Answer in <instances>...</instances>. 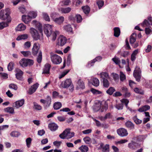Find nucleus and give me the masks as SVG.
<instances>
[{
  "mask_svg": "<svg viewBox=\"0 0 152 152\" xmlns=\"http://www.w3.org/2000/svg\"><path fill=\"white\" fill-rule=\"evenodd\" d=\"M44 33L48 37L51 36L52 37V40L55 41L56 38V36L58 34L59 32L57 31H52V26L49 24H47L45 25L44 27Z\"/></svg>",
  "mask_w": 152,
  "mask_h": 152,
  "instance_id": "1",
  "label": "nucleus"
},
{
  "mask_svg": "<svg viewBox=\"0 0 152 152\" xmlns=\"http://www.w3.org/2000/svg\"><path fill=\"white\" fill-rule=\"evenodd\" d=\"M10 9L7 8L5 10H2L0 11V19L2 20H7L8 23L10 22L11 19L10 16Z\"/></svg>",
  "mask_w": 152,
  "mask_h": 152,
  "instance_id": "2",
  "label": "nucleus"
},
{
  "mask_svg": "<svg viewBox=\"0 0 152 152\" xmlns=\"http://www.w3.org/2000/svg\"><path fill=\"white\" fill-rule=\"evenodd\" d=\"M108 108V104L106 102H105L103 104H95L93 107V109L95 112L99 111L102 112L104 110H106Z\"/></svg>",
  "mask_w": 152,
  "mask_h": 152,
  "instance_id": "3",
  "label": "nucleus"
},
{
  "mask_svg": "<svg viewBox=\"0 0 152 152\" xmlns=\"http://www.w3.org/2000/svg\"><path fill=\"white\" fill-rule=\"evenodd\" d=\"M60 87L64 88H67L70 87L69 90L72 92L74 90V87L70 79H67L61 82Z\"/></svg>",
  "mask_w": 152,
  "mask_h": 152,
  "instance_id": "4",
  "label": "nucleus"
},
{
  "mask_svg": "<svg viewBox=\"0 0 152 152\" xmlns=\"http://www.w3.org/2000/svg\"><path fill=\"white\" fill-rule=\"evenodd\" d=\"M74 132H70V129H68L64 131L61 134L59 135V137L62 139H64L65 138L70 139L73 137L74 136Z\"/></svg>",
  "mask_w": 152,
  "mask_h": 152,
  "instance_id": "5",
  "label": "nucleus"
},
{
  "mask_svg": "<svg viewBox=\"0 0 152 152\" xmlns=\"http://www.w3.org/2000/svg\"><path fill=\"white\" fill-rule=\"evenodd\" d=\"M141 71L140 68L138 66H136L134 72L133 76L136 80L138 82H139L140 80L141 77Z\"/></svg>",
  "mask_w": 152,
  "mask_h": 152,
  "instance_id": "6",
  "label": "nucleus"
},
{
  "mask_svg": "<svg viewBox=\"0 0 152 152\" xmlns=\"http://www.w3.org/2000/svg\"><path fill=\"white\" fill-rule=\"evenodd\" d=\"M50 58L52 62L55 64H59L62 61V58H61L56 54L51 55Z\"/></svg>",
  "mask_w": 152,
  "mask_h": 152,
  "instance_id": "7",
  "label": "nucleus"
},
{
  "mask_svg": "<svg viewBox=\"0 0 152 152\" xmlns=\"http://www.w3.org/2000/svg\"><path fill=\"white\" fill-rule=\"evenodd\" d=\"M30 32L32 37L35 40H37L39 39V33L35 28L32 27L30 28Z\"/></svg>",
  "mask_w": 152,
  "mask_h": 152,
  "instance_id": "8",
  "label": "nucleus"
},
{
  "mask_svg": "<svg viewBox=\"0 0 152 152\" xmlns=\"http://www.w3.org/2000/svg\"><path fill=\"white\" fill-rule=\"evenodd\" d=\"M56 14L55 13H52L50 15V17L52 18L53 20L56 23L58 24H60L62 23L64 20V18L61 16L59 18H55L54 16Z\"/></svg>",
  "mask_w": 152,
  "mask_h": 152,
  "instance_id": "9",
  "label": "nucleus"
},
{
  "mask_svg": "<svg viewBox=\"0 0 152 152\" xmlns=\"http://www.w3.org/2000/svg\"><path fill=\"white\" fill-rule=\"evenodd\" d=\"M39 44L38 43H35L33 45L32 49V53L34 56H36L39 52Z\"/></svg>",
  "mask_w": 152,
  "mask_h": 152,
  "instance_id": "10",
  "label": "nucleus"
},
{
  "mask_svg": "<svg viewBox=\"0 0 152 152\" xmlns=\"http://www.w3.org/2000/svg\"><path fill=\"white\" fill-rule=\"evenodd\" d=\"M117 132L119 135L121 137L127 136L128 134L127 131L125 129L122 128L118 129Z\"/></svg>",
  "mask_w": 152,
  "mask_h": 152,
  "instance_id": "11",
  "label": "nucleus"
},
{
  "mask_svg": "<svg viewBox=\"0 0 152 152\" xmlns=\"http://www.w3.org/2000/svg\"><path fill=\"white\" fill-rule=\"evenodd\" d=\"M39 85V84L38 83H36L32 86L29 88L28 93L30 95L32 94L36 91Z\"/></svg>",
  "mask_w": 152,
  "mask_h": 152,
  "instance_id": "12",
  "label": "nucleus"
},
{
  "mask_svg": "<svg viewBox=\"0 0 152 152\" xmlns=\"http://www.w3.org/2000/svg\"><path fill=\"white\" fill-rule=\"evenodd\" d=\"M128 147L133 149H135L140 147V144L135 142H132L128 144Z\"/></svg>",
  "mask_w": 152,
  "mask_h": 152,
  "instance_id": "13",
  "label": "nucleus"
},
{
  "mask_svg": "<svg viewBox=\"0 0 152 152\" xmlns=\"http://www.w3.org/2000/svg\"><path fill=\"white\" fill-rule=\"evenodd\" d=\"M15 71L16 72L15 75L16 78L18 80H21L23 74V71L20 69L18 68L16 69Z\"/></svg>",
  "mask_w": 152,
  "mask_h": 152,
  "instance_id": "14",
  "label": "nucleus"
},
{
  "mask_svg": "<svg viewBox=\"0 0 152 152\" xmlns=\"http://www.w3.org/2000/svg\"><path fill=\"white\" fill-rule=\"evenodd\" d=\"M24 102L23 99L16 101L14 104V106L16 108H18L21 107L24 104Z\"/></svg>",
  "mask_w": 152,
  "mask_h": 152,
  "instance_id": "15",
  "label": "nucleus"
},
{
  "mask_svg": "<svg viewBox=\"0 0 152 152\" xmlns=\"http://www.w3.org/2000/svg\"><path fill=\"white\" fill-rule=\"evenodd\" d=\"M71 10L70 7H61L59 9V11L63 14H68Z\"/></svg>",
  "mask_w": 152,
  "mask_h": 152,
  "instance_id": "16",
  "label": "nucleus"
},
{
  "mask_svg": "<svg viewBox=\"0 0 152 152\" xmlns=\"http://www.w3.org/2000/svg\"><path fill=\"white\" fill-rule=\"evenodd\" d=\"M50 68V65L49 64H46L44 66L42 73L49 74Z\"/></svg>",
  "mask_w": 152,
  "mask_h": 152,
  "instance_id": "17",
  "label": "nucleus"
},
{
  "mask_svg": "<svg viewBox=\"0 0 152 152\" xmlns=\"http://www.w3.org/2000/svg\"><path fill=\"white\" fill-rule=\"evenodd\" d=\"M22 18L23 21L26 24L28 23L31 20V18L29 15H23L22 16Z\"/></svg>",
  "mask_w": 152,
  "mask_h": 152,
  "instance_id": "18",
  "label": "nucleus"
},
{
  "mask_svg": "<svg viewBox=\"0 0 152 152\" xmlns=\"http://www.w3.org/2000/svg\"><path fill=\"white\" fill-rule=\"evenodd\" d=\"M19 63L20 65L23 67L27 66V59L22 58L20 60Z\"/></svg>",
  "mask_w": 152,
  "mask_h": 152,
  "instance_id": "19",
  "label": "nucleus"
},
{
  "mask_svg": "<svg viewBox=\"0 0 152 152\" xmlns=\"http://www.w3.org/2000/svg\"><path fill=\"white\" fill-rule=\"evenodd\" d=\"M48 127L51 131H55L58 129V126L56 124L52 123L49 124Z\"/></svg>",
  "mask_w": 152,
  "mask_h": 152,
  "instance_id": "20",
  "label": "nucleus"
},
{
  "mask_svg": "<svg viewBox=\"0 0 152 152\" xmlns=\"http://www.w3.org/2000/svg\"><path fill=\"white\" fill-rule=\"evenodd\" d=\"M26 29V26L23 23L19 24L15 28L16 31H19L24 30Z\"/></svg>",
  "mask_w": 152,
  "mask_h": 152,
  "instance_id": "21",
  "label": "nucleus"
},
{
  "mask_svg": "<svg viewBox=\"0 0 152 152\" xmlns=\"http://www.w3.org/2000/svg\"><path fill=\"white\" fill-rule=\"evenodd\" d=\"M137 34L133 33L130 36L129 42L131 44H133L136 41Z\"/></svg>",
  "mask_w": 152,
  "mask_h": 152,
  "instance_id": "22",
  "label": "nucleus"
},
{
  "mask_svg": "<svg viewBox=\"0 0 152 152\" xmlns=\"http://www.w3.org/2000/svg\"><path fill=\"white\" fill-rule=\"evenodd\" d=\"M114 36L116 37H118L120 34V29L118 27H115L113 28Z\"/></svg>",
  "mask_w": 152,
  "mask_h": 152,
  "instance_id": "23",
  "label": "nucleus"
},
{
  "mask_svg": "<svg viewBox=\"0 0 152 152\" xmlns=\"http://www.w3.org/2000/svg\"><path fill=\"white\" fill-rule=\"evenodd\" d=\"M70 2V0H65L60 1L59 4L61 6L64 7L69 5Z\"/></svg>",
  "mask_w": 152,
  "mask_h": 152,
  "instance_id": "24",
  "label": "nucleus"
},
{
  "mask_svg": "<svg viewBox=\"0 0 152 152\" xmlns=\"http://www.w3.org/2000/svg\"><path fill=\"white\" fill-rule=\"evenodd\" d=\"M4 111L7 113L10 114L14 113V109L13 108L11 107H8L4 109Z\"/></svg>",
  "mask_w": 152,
  "mask_h": 152,
  "instance_id": "25",
  "label": "nucleus"
},
{
  "mask_svg": "<svg viewBox=\"0 0 152 152\" xmlns=\"http://www.w3.org/2000/svg\"><path fill=\"white\" fill-rule=\"evenodd\" d=\"M126 126L130 129H133L134 128V124L131 121H128L125 123Z\"/></svg>",
  "mask_w": 152,
  "mask_h": 152,
  "instance_id": "26",
  "label": "nucleus"
},
{
  "mask_svg": "<svg viewBox=\"0 0 152 152\" xmlns=\"http://www.w3.org/2000/svg\"><path fill=\"white\" fill-rule=\"evenodd\" d=\"M61 46H63L66 42V39L64 36H61L59 38Z\"/></svg>",
  "mask_w": 152,
  "mask_h": 152,
  "instance_id": "27",
  "label": "nucleus"
},
{
  "mask_svg": "<svg viewBox=\"0 0 152 152\" xmlns=\"http://www.w3.org/2000/svg\"><path fill=\"white\" fill-rule=\"evenodd\" d=\"M33 108L34 109L36 110H40L42 109V106L38 104L37 103L34 102L33 103Z\"/></svg>",
  "mask_w": 152,
  "mask_h": 152,
  "instance_id": "28",
  "label": "nucleus"
},
{
  "mask_svg": "<svg viewBox=\"0 0 152 152\" xmlns=\"http://www.w3.org/2000/svg\"><path fill=\"white\" fill-rule=\"evenodd\" d=\"M28 37V35L27 34H24L19 35L16 39V40L18 41L22 39H27Z\"/></svg>",
  "mask_w": 152,
  "mask_h": 152,
  "instance_id": "29",
  "label": "nucleus"
},
{
  "mask_svg": "<svg viewBox=\"0 0 152 152\" xmlns=\"http://www.w3.org/2000/svg\"><path fill=\"white\" fill-rule=\"evenodd\" d=\"M102 83L103 87L105 88H107L110 86V82L106 79H104L102 80Z\"/></svg>",
  "mask_w": 152,
  "mask_h": 152,
  "instance_id": "30",
  "label": "nucleus"
},
{
  "mask_svg": "<svg viewBox=\"0 0 152 152\" xmlns=\"http://www.w3.org/2000/svg\"><path fill=\"white\" fill-rule=\"evenodd\" d=\"M150 106L148 105H146L142 107L139 109L138 111L140 112H142L146 111L150 109Z\"/></svg>",
  "mask_w": 152,
  "mask_h": 152,
  "instance_id": "31",
  "label": "nucleus"
},
{
  "mask_svg": "<svg viewBox=\"0 0 152 152\" xmlns=\"http://www.w3.org/2000/svg\"><path fill=\"white\" fill-rule=\"evenodd\" d=\"M100 77L102 78V80L104 79H108L109 78L108 75L107 73L105 72H102L100 73Z\"/></svg>",
  "mask_w": 152,
  "mask_h": 152,
  "instance_id": "32",
  "label": "nucleus"
},
{
  "mask_svg": "<svg viewBox=\"0 0 152 152\" xmlns=\"http://www.w3.org/2000/svg\"><path fill=\"white\" fill-rule=\"evenodd\" d=\"M77 84L80 88L83 89L85 88L84 83L80 79H79L77 82Z\"/></svg>",
  "mask_w": 152,
  "mask_h": 152,
  "instance_id": "33",
  "label": "nucleus"
},
{
  "mask_svg": "<svg viewBox=\"0 0 152 152\" xmlns=\"http://www.w3.org/2000/svg\"><path fill=\"white\" fill-rule=\"evenodd\" d=\"M62 106L61 103L59 102H55L53 105V107L55 110H57L59 109Z\"/></svg>",
  "mask_w": 152,
  "mask_h": 152,
  "instance_id": "34",
  "label": "nucleus"
},
{
  "mask_svg": "<svg viewBox=\"0 0 152 152\" xmlns=\"http://www.w3.org/2000/svg\"><path fill=\"white\" fill-rule=\"evenodd\" d=\"M7 21V22H2L0 23V29H2L4 28L7 27L8 26V24Z\"/></svg>",
  "mask_w": 152,
  "mask_h": 152,
  "instance_id": "35",
  "label": "nucleus"
},
{
  "mask_svg": "<svg viewBox=\"0 0 152 152\" xmlns=\"http://www.w3.org/2000/svg\"><path fill=\"white\" fill-rule=\"evenodd\" d=\"M82 152H87L88 150V147L86 145H82L79 148Z\"/></svg>",
  "mask_w": 152,
  "mask_h": 152,
  "instance_id": "36",
  "label": "nucleus"
},
{
  "mask_svg": "<svg viewBox=\"0 0 152 152\" xmlns=\"http://www.w3.org/2000/svg\"><path fill=\"white\" fill-rule=\"evenodd\" d=\"M99 80L96 78L93 79L92 80V84L95 86H98L99 84Z\"/></svg>",
  "mask_w": 152,
  "mask_h": 152,
  "instance_id": "37",
  "label": "nucleus"
},
{
  "mask_svg": "<svg viewBox=\"0 0 152 152\" xmlns=\"http://www.w3.org/2000/svg\"><path fill=\"white\" fill-rule=\"evenodd\" d=\"M46 106L49 107L50 105L51 102V99L50 97L48 96H47L46 99Z\"/></svg>",
  "mask_w": 152,
  "mask_h": 152,
  "instance_id": "38",
  "label": "nucleus"
},
{
  "mask_svg": "<svg viewBox=\"0 0 152 152\" xmlns=\"http://www.w3.org/2000/svg\"><path fill=\"white\" fill-rule=\"evenodd\" d=\"M42 58V54L41 51H39L38 53V55L37 57V62L39 63L41 62Z\"/></svg>",
  "mask_w": 152,
  "mask_h": 152,
  "instance_id": "39",
  "label": "nucleus"
},
{
  "mask_svg": "<svg viewBox=\"0 0 152 152\" xmlns=\"http://www.w3.org/2000/svg\"><path fill=\"white\" fill-rule=\"evenodd\" d=\"M133 119L135 123L137 124H140L142 122V121L141 120L137 118L136 115L133 117Z\"/></svg>",
  "mask_w": 152,
  "mask_h": 152,
  "instance_id": "40",
  "label": "nucleus"
},
{
  "mask_svg": "<svg viewBox=\"0 0 152 152\" xmlns=\"http://www.w3.org/2000/svg\"><path fill=\"white\" fill-rule=\"evenodd\" d=\"M64 29L66 31L69 32H72V28L71 27V26L70 25H68L65 26L64 27Z\"/></svg>",
  "mask_w": 152,
  "mask_h": 152,
  "instance_id": "41",
  "label": "nucleus"
},
{
  "mask_svg": "<svg viewBox=\"0 0 152 152\" xmlns=\"http://www.w3.org/2000/svg\"><path fill=\"white\" fill-rule=\"evenodd\" d=\"M115 91V88L113 87H110V88L106 91V93L110 95H111Z\"/></svg>",
  "mask_w": 152,
  "mask_h": 152,
  "instance_id": "42",
  "label": "nucleus"
},
{
  "mask_svg": "<svg viewBox=\"0 0 152 152\" xmlns=\"http://www.w3.org/2000/svg\"><path fill=\"white\" fill-rule=\"evenodd\" d=\"M82 8L84 12L86 14H88L90 12V8L87 6L83 7H82Z\"/></svg>",
  "mask_w": 152,
  "mask_h": 152,
  "instance_id": "43",
  "label": "nucleus"
},
{
  "mask_svg": "<svg viewBox=\"0 0 152 152\" xmlns=\"http://www.w3.org/2000/svg\"><path fill=\"white\" fill-rule=\"evenodd\" d=\"M96 4L98 6L99 8L100 9L103 6L104 1L102 0H98L97 1Z\"/></svg>",
  "mask_w": 152,
  "mask_h": 152,
  "instance_id": "44",
  "label": "nucleus"
},
{
  "mask_svg": "<svg viewBox=\"0 0 152 152\" xmlns=\"http://www.w3.org/2000/svg\"><path fill=\"white\" fill-rule=\"evenodd\" d=\"M102 151L103 152H109V145L106 144L102 148Z\"/></svg>",
  "mask_w": 152,
  "mask_h": 152,
  "instance_id": "45",
  "label": "nucleus"
},
{
  "mask_svg": "<svg viewBox=\"0 0 152 152\" xmlns=\"http://www.w3.org/2000/svg\"><path fill=\"white\" fill-rule=\"evenodd\" d=\"M69 71V70H66L62 72L61 74L59 76V78L61 79L64 77L65 75H66Z\"/></svg>",
  "mask_w": 152,
  "mask_h": 152,
  "instance_id": "46",
  "label": "nucleus"
},
{
  "mask_svg": "<svg viewBox=\"0 0 152 152\" xmlns=\"http://www.w3.org/2000/svg\"><path fill=\"white\" fill-rule=\"evenodd\" d=\"M21 53H22L24 56L27 57L31 55V52L30 51H21L20 52Z\"/></svg>",
  "mask_w": 152,
  "mask_h": 152,
  "instance_id": "47",
  "label": "nucleus"
},
{
  "mask_svg": "<svg viewBox=\"0 0 152 152\" xmlns=\"http://www.w3.org/2000/svg\"><path fill=\"white\" fill-rule=\"evenodd\" d=\"M42 15L43 18L46 21H49L50 18L49 15L46 13H43Z\"/></svg>",
  "mask_w": 152,
  "mask_h": 152,
  "instance_id": "48",
  "label": "nucleus"
},
{
  "mask_svg": "<svg viewBox=\"0 0 152 152\" xmlns=\"http://www.w3.org/2000/svg\"><path fill=\"white\" fill-rule=\"evenodd\" d=\"M134 91L136 93L140 94L141 95L144 94L143 91L142 90L140 89L137 88H136L134 89Z\"/></svg>",
  "mask_w": 152,
  "mask_h": 152,
  "instance_id": "49",
  "label": "nucleus"
},
{
  "mask_svg": "<svg viewBox=\"0 0 152 152\" xmlns=\"http://www.w3.org/2000/svg\"><path fill=\"white\" fill-rule=\"evenodd\" d=\"M91 91L94 94H100L102 93L101 91L91 88Z\"/></svg>",
  "mask_w": 152,
  "mask_h": 152,
  "instance_id": "50",
  "label": "nucleus"
},
{
  "mask_svg": "<svg viewBox=\"0 0 152 152\" xmlns=\"http://www.w3.org/2000/svg\"><path fill=\"white\" fill-rule=\"evenodd\" d=\"M20 135L19 133L15 131L12 132L10 133V135L12 137H18Z\"/></svg>",
  "mask_w": 152,
  "mask_h": 152,
  "instance_id": "51",
  "label": "nucleus"
},
{
  "mask_svg": "<svg viewBox=\"0 0 152 152\" xmlns=\"http://www.w3.org/2000/svg\"><path fill=\"white\" fill-rule=\"evenodd\" d=\"M85 142L87 144H89L91 142V139L88 137H87L83 138Z\"/></svg>",
  "mask_w": 152,
  "mask_h": 152,
  "instance_id": "52",
  "label": "nucleus"
},
{
  "mask_svg": "<svg viewBox=\"0 0 152 152\" xmlns=\"http://www.w3.org/2000/svg\"><path fill=\"white\" fill-rule=\"evenodd\" d=\"M32 141V139L30 137L27 138L26 140V145L28 148H29Z\"/></svg>",
  "mask_w": 152,
  "mask_h": 152,
  "instance_id": "53",
  "label": "nucleus"
},
{
  "mask_svg": "<svg viewBox=\"0 0 152 152\" xmlns=\"http://www.w3.org/2000/svg\"><path fill=\"white\" fill-rule=\"evenodd\" d=\"M115 107L118 110H121L123 109L124 105L122 104H116Z\"/></svg>",
  "mask_w": 152,
  "mask_h": 152,
  "instance_id": "54",
  "label": "nucleus"
},
{
  "mask_svg": "<svg viewBox=\"0 0 152 152\" xmlns=\"http://www.w3.org/2000/svg\"><path fill=\"white\" fill-rule=\"evenodd\" d=\"M14 64L13 63L11 62L9 63L7 67L9 71H11L12 70Z\"/></svg>",
  "mask_w": 152,
  "mask_h": 152,
  "instance_id": "55",
  "label": "nucleus"
},
{
  "mask_svg": "<svg viewBox=\"0 0 152 152\" xmlns=\"http://www.w3.org/2000/svg\"><path fill=\"white\" fill-rule=\"evenodd\" d=\"M9 86L10 88L13 89L15 90H16L18 89L17 86L14 84H11L9 85Z\"/></svg>",
  "mask_w": 152,
  "mask_h": 152,
  "instance_id": "56",
  "label": "nucleus"
},
{
  "mask_svg": "<svg viewBox=\"0 0 152 152\" xmlns=\"http://www.w3.org/2000/svg\"><path fill=\"white\" fill-rule=\"evenodd\" d=\"M125 75L123 72H121L120 74V79L122 81H124L126 79Z\"/></svg>",
  "mask_w": 152,
  "mask_h": 152,
  "instance_id": "57",
  "label": "nucleus"
},
{
  "mask_svg": "<svg viewBox=\"0 0 152 152\" xmlns=\"http://www.w3.org/2000/svg\"><path fill=\"white\" fill-rule=\"evenodd\" d=\"M29 15L31 18H35L37 17V14L36 12L33 11L30 12Z\"/></svg>",
  "mask_w": 152,
  "mask_h": 152,
  "instance_id": "58",
  "label": "nucleus"
},
{
  "mask_svg": "<svg viewBox=\"0 0 152 152\" xmlns=\"http://www.w3.org/2000/svg\"><path fill=\"white\" fill-rule=\"evenodd\" d=\"M9 127L8 125H4L0 126V135L1 134V131L4 130Z\"/></svg>",
  "mask_w": 152,
  "mask_h": 152,
  "instance_id": "59",
  "label": "nucleus"
},
{
  "mask_svg": "<svg viewBox=\"0 0 152 152\" xmlns=\"http://www.w3.org/2000/svg\"><path fill=\"white\" fill-rule=\"evenodd\" d=\"M112 60L117 64H119L121 61L118 58H113Z\"/></svg>",
  "mask_w": 152,
  "mask_h": 152,
  "instance_id": "60",
  "label": "nucleus"
},
{
  "mask_svg": "<svg viewBox=\"0 0 152 152\" xmlns=\"http://www.w3.org/2000/svg\"><path fill=\"white\" fill-rule=\"evenodd\" d=\"M31 45V44L30 42L27 41L26 42L24 45V48H29Z\"/></svg>",
  "mask_w": 152,
  "mask_h": 152,
  "instance_id": "61",
  "label": "nucleus"
},
{
  "mask_svg": "<svg viewBox=\"0 0 152 152\" xmlns=\"http://www.w3.org/2000/svg\"><path fill=\"white\" fill-rule=\"evenodd\" d=\"M34 64V61L33 60L30 59H27V66H31Z\"/></svg>",
  "mask_w": 152,
  "mask_h": 152,
  "instance_id": "62",
  "label": "nucleus"
},
{
  "mask_svg": "<svg viewBox=\"0 0 152 152\" xmlns=\"http://www.w3.org/2000/svg\"><path fill=\"white\" fill-rule=\"evenodd\" d=\"M76 17L77 19V23H80L81 21L82 18L80 15H76Z\"/></svg>",
  "mask_w": 152,
  "mask_h": 152,
  "instance_id": "63",
  "label": "nucleus"
},
{
  "mask_svg": "<svg viewBox=\"0 0 152 152\" xmlns=\"http://www.w3.org/2000/svg\"><path fill=\"white\" fill-rule=\"evenodd\" d=\"M61 143V141H56L53 142V144L56 147H59Z\"/></svg>",
  "mask_w": 152,
  "mask_h": 152,
  "instance_id": "64",
  "label": "nucleus"
}]
</instances>
